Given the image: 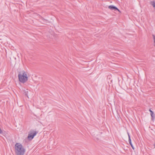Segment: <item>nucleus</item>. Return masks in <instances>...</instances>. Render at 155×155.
<instances>
[{
  "label": "nucleus",
  "mask_w": 155,
  "mask_h": 155,
  "mask_svg": "<svg viewBox=\"0 0 155 155\" xmlns=\"http://www.w3.org/2000/svg\"><path fill=\"white\" fill-rule=\"evenodd\" d=\"M18 77L19 81L22 83H25L28 80L27 74L24 71L19 72Z\"/></svg>",
  "instance_id": "nucleus-1"
},
{
  "label": "nucleus",
  "mask_w": 155,
  "mask_h": 155,
  "mask_svg": "<svg viewBox=\"0 0 155 155\" xmlns=\"http://www.w3.org/2000/svg\"><path fill=\"white\" fill-rule=\"evenodd\" d=\"M16 155H23L25 150L22 145L19 143H16L15 146Z\"/></svg>",
  "instance_id": "nucleus-2"
},
{
  "label": "nucleus",
  "mask_w": 155,
  "mask_h": 155,
  "mask_svg": "<svg viewBox=\"0 0 155 155\" xmlns=\"http://www.w3.org/2000/svg\"><path fill=\"white\" fill-rule=\"evenodd\" d=\"M31 131H30V133L28 134V138L30 140H31L34 138V137L36 136L38 133L36 131H33V132H31Z\"/></svg>",
  "instance_id": "nucleus-3"
},
{
  "label": "nucleus",
  "mask_w": 155,
  "mask_h": 155,
  "mask_svg": "<svg viewBox=\"0 0 155 155\" xmlns=\"http://www.w3.org/2000/svg\"><path fill=\"white\" fill-rule=\"evenodd\" d=\"M109 9L114 10V11H118V12H120V10L115 6L113 5H110L108 6Z\"/></svg>",
  "instance_id": "nucleus-4"
},
{
  "label": "nucleus",
  "mask_w": 155,
  "mask_h": 155,
  "mask_svg": "<svg viewBox=\"0 0 155 155\" xmlns=\"http://www.w3.org/2000/svg\"><path fill=\"white\" fill-rule=\"evenodd\" d=\"M39 18L41 19V22L42 23L44 24H46L48 22V20L45 19L41 16H40Z\"/></svg>",
  "instance_id": "nucleus-5"
},
{
  "label": "nucleus",
  "mask_w": 155,
  "mask_h": 155,
  "mask_svg": "<svg viewBox=\"0 0 155 155\" xmlns=\"http://www.w3.org/2000/svg\"><path fill=\"white\" fill-rule=\"evenodd\" d=\"M127 134H128V141H129V142L130 144V146H131L132 145H133L132 143V142H131V138H130V136L129 134V133L127 132Z\"/></svg>",
  "instance_id": "nucleus-6"
},
{
  "label": "nucleus",
  "mask_w": 155,
  "mask_h": 155,
  "mask_svg": "<svg viewBox=\"0 0 155 155\" xmlns=\"http://www.w3.org/2000/svg\"><path fill=\"white\" fill-rule=\"evenodd\" d=\"M28 91H25L24 94V95H25V96H27L28 98Z\"/></svg>",
  "instance_id": "nucleus-7"
},
{
  "label": "nucleus",
  "mask_w": 155,
  "mask_h": 155,
  "mask_svg": "<svg viewBox=\"0 0 155 155\" xmlns=\"http://www.w3.org/2000/svg\"><path fill=\"white\" fill-rule=\"evenodd\" d=\"M152 36V37H153V41H154V46L155 47V35H154L153 34Z\"/></svg>",
  "instance_id": "nucleus-8"
},
{
  "label": "nucleus",
  "mask_w": 155,
  "mask_h": 155,
  "mask_svg": "<svg viewBox=\"0 0 155 155\" xmlns=\"http://www.w3.org/2000/svg\"><path fill=\"white\" fill-rule=\"evenodd\" d=\"M155 118V115H153V116L151 117V119L153 121L154 120Z\"/></svg>",
  "instance_id": "nucleus-9"
},
{
  "label": "nucleus",
  "mask_w": 155,
  "mask_h": 155,
  "mask_svg": "<svg viewBox=\"0 0 155 155\" xmlns=\"http://www.w3.org/2000/svg\"><path fill=\"white\" fill-rule=\"evenodd\" d=\"M0 134H2V135H4L3 131H2L1 128H0Z\"/></svg>",
  "instance_id": "nucleus-10"
},
{
  "label": "nucleus",
  "mask_w": 155,
  "mask_h": 155,
  "mask_svg": "<svg viewBox=\"0 0 155 155\" xmlns=\"http://www.w3.org/2000/svg\"><path fill=\"white\" fill-rule=\"evenodd\" d=\"M149 111L150 112V114H153V112L150 109H149Z\"/></svg>",
  "instance_id": "nucleus-11"
},
{
  "label": "nucleus",
  "mask_w": 155,
  "mask_h": 155,
  "mask_svg": "<svg viewBox=\"0 0 155 155\" xmlns=\"http://www.w3.org/2000/svg\"><path fill=\"white\" fill-rule=\"evenodd\" d=\"M150 114V115L151 116V117H152V116H153V115H155V114H154V113H153V114Z\"/></svg>",
  "instance_id": "nucleus-12"
},
{
  "label": "nucleus",
  "mask_w": 155,
  "mask_h": 155,
  "mask_svg": "<svg viewBox=\"0 0 155 155\" xmlns=\"http://www.w3.org/2000/svg\"><path fill=\"white\" fill-rule=\"evenodd\" d=\"M131 147L132 148V149H133V150H134V147L133 145H131Z\"/></svg>",
  "instance_id": "nucleus-13"
},
{
  "label": "nucleus",
  "mask_w": 155,
  "mask_h": 155,
  "mask_svg": "<svg viewBox=\"0 0 155 155\" xmlns=\"http://www.w3.org/2000/svg\"><path fill=\"white\" fill-rule=\"evenodd\" d=\"M4 132V135H3L4 136V135H5V131H4V132Z\"/></svg>",
  "instance_id": "nucleus-14"
},
{
  "label": "nucleus",
  "mask_w": 155,
  "mask_h": 155,
  "mask_svg": "<svg viewBox=\"0 0 155 155\" xmlns=\"http://www.w3.org/2000/svg\"><path fill=\"white\" fill-rule=\"evenodd\" d=\"M153 146L155 148V143L153 144Z\"/></svg>",
  "instance_id": "nucleus-15"
}]
</instances>
